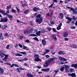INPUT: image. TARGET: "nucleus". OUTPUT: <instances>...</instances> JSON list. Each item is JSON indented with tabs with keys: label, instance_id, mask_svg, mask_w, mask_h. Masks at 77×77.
<instances>
[{
	"label": "nucleus",
	"instance_id": "obj_31",
	"mask_svg": "<svg viewBox=\"0 0 77 77\" xmlns=\"http://www.w3.org/2000/svg\"><path fill=\"white\" fill-rule=\"evenodd\" d=\"M27 6V5L26 4H23L22 5V7H26V6Z\"/></svg>",
	"mask_w": 77,
	"mask_h": 77
},
{
	"label": "nucleus",
	"instance_id": "obj_1",
	"mask_svg": "<svg viewBox=\"0 0 77 77\" xmlns=\"http://www.w3.org/2000/svg\"><path fill=\"white\" fill-rule=\"evenodd\" d=\"M36 19L35 21L36 23H38V24H40L41 23H42V22L43 21V18L41 17V14H38L36 16Z\"/></svg>",
	"mask_w": 77,
	"mask_h": 77
},
{
	"label": "nucleus",
	"instance_id": "obj_11",
	"mask_svg": "<svg viewBox=\"0 0 77 77\" xmlns=\"http://www.w3.org/2000/svg\"><path fill=\"white\" fill-rule=\"evenodd\" d=\"M62 25V23H60L57 27V29L58 30H59L60 29H61V26Z\"/></svg>",
	"mask_w": 77,
	"mask_h": 77
},
{
	"label": "nucleus",
	"instance_id": "obj_5",
	"mask_svg": "<svg viewBox=\"0 0 77 77\" xmlns=\"http://www.w3.org/2000/svg\"><path fill=\"white\" fill-rule=\"evenodd\" d=\"M55 59H57V57H54L52 58H50L49 60H48V62H49L50 63H51L52 62H53Z\"/></svg>",
	"mask_w": 77,
	"mask_h": 77
},
{
	"label": "nucleus",
	"instance_id": "obj_59",
	"mask_svg": "<svg viewBox=\"0 0 77 77\" xmlns=\"http://www.w3.org/2000/svg\"><path fill=\"white\" fill-rule=\"evenodd\" d=\"M9 45H8L6 47V48H7V49H9Z\"/></svg>",
	"mask_w": 77,
	"mask_h": 77
},
{
	"label": "nucleus",
	"instance_id": "obj_13",
	"mask_svg": "<svg viewBox=\"0 0 77 77\" xmlns=\"http://www.w3.org/2000/svg\"><path fill=\"white\" fill-rule=\"evenodd\" d=\"M68 75H70V76H71L72 77H76V76L75 75V73H73L72 74L68 73Z\"/></svg>",
	"mask_w": 77,
	"mask_h": 77
},
{
	"label": "nucleus",
	"instance_id": "obj_10",
	"mask_svg": "<svg viewBox=\"0 0 77 77\" xmlns=\"http://www.w3.org/2000/svg\"><path fill=\"white\" fill-rule=\"evenodd\" d=\"M42 71H44L45 72H48L50 71V69L48 68H47L46 69H41Z\"/></svg>",
	"mask_w": 77,
	"mask_h": 77
},
{
	"label": "nucleus",
	"instance_id": "obj_50",
	"mask_svg": "<svg viewBox=\"0 0 77 77\" xmlns=\"http://www.w3.org/2000/svg\"><path fill=\"white\" fill-rule=\"evenodd\" d=\"M73 46V48H76L77 47V45H72Z\"/></svg>",
	"mask_w": 77,
	"mask_h": 77
},
{
	"label": "nucleus",
	"instance_id": "obj_42",
	"mask_svg": "<svg viewBox=\"0 0 77 77\" xmlns=\"http://www.w3.org/2000/svg\"><path fill=\"white\" fill-rule=\"evenodd\" d=\"M58 71H59V70H54V72H55V74H57V73L58 72Z\"/></svg>",
	"mask_w": 77,
	"mask_h": 77
},
{
	"label": "nucleus",
	"instance_id": "obj_36",
	"mask_svg": "<svg viewBox=\"0 0 77 77\" xmlns=\"http://www.w3.org/2000/svg\"><path fill=\"white\" fill-rule=\"evenodd\" d=\"M74 70L73 69L71 68L70 69V71L71 72H74Z\"/></svg>",
	"mask_w": 77,
	"mask_h": 77
},
{
	"label": "nucleus",
	"instance_id": "obj_38",
	"mask_svg": "<svg viewBox=\"0 0 77 77\" xmlns=\"http://www.w3.org/2000/svg\"><path fill=\"white\" fill-rule=\"evenodd\" d=\"M23 61H26V60H28V58L26 57H25L23 59Z\"/></svg>",
	"mask_w": 77,
	"mask_h": 77
},
{
	"label": "nucleus",
	"instance_id": "obj_28",
	"mask_svg": "<svg viewBox=\"0 0 77 77\" xmlns=\"http://www.w3.org/2000/svg\"><path fill=\"white\" fill-rule=\"evenodd\" d=\"M72 19H73V20L75 21V20H76V19H77V18L75 17V16H73L72 17Z\"/></svg>",
	"mask_w": 77,
	"mask_h": 77
},
{
	"label": "nucleus",
	"instance_id": "obj_58",
	"mask_svg": "<svg viewBox=\"0 0 77 77\" xmlns=\"http://www.w3.org/2000/svg\"><path fill=\"white\" fill-rule=\"evenodd\" d=\"M64 39L66 41H68V38H64Z\"/></svg>",
	"mask_w": 77,
	"mask_h": 77
},
{
	"label": "nucleus",
	"instance_id": "obj_24",
	"mask_svg": "<svg viewBox=\"0 0 77 77\" xmlns=\"http://www.w3.org/2000/svg\"><path fill=\"white\" fill-rule=\"evenodd\" d=\"M64 69H65V66H63L60 69V70L62 72L63 71H64Z\"/></svg>",
	"mask_w": 77,
	"mask_h": 77
},
{
	"label": "nucleus",
	"instance_id": "obj_55",
	"mask_svg": "<svg viewBox=\"0 0 77 77\" xmlns=\"http://www.w3.org/2000/svg\"><path fill=\"white\" fill-rule=\"evenodd\" d=\"M19 69H19V68H17V70L18 71V72H19V73H20V71L19 70Z\"/></svg>",
	"mask_w": 77,
	"mask_h": 77
},
{
	"label": "nucleus",
	"instance_id": "obj_44",
	"mask_svg": "<svg viewBox=\"0 0 77 77\" xmlns=\"http://www.w3.org/2000/svg\"><path fill=\"white\" fill-rule=\"evenodd\" d=\"M59 64L63 65V64L64 63L62 61H60L59 62Z\"/></svg>",
	"mask_w": 77,
	"mask_h": 77
},
{
	"label": "nucleus",
	"instance_id": "obj_12",
	"mask_svg": "<svg viewBox=\"0 0 77 77\" xmlns=\"http://www.w3.org/2000/svg\"><path fill=\"white\" fill-rule=\"evenodd\" d=\"M33 11L34 12H37L38 10H39V8H37L35 7L32 9Z\"/></svg>",
	"mask_w": 77,
	"mask_h": 77
},
{
	"label": "nucleus",
	"instance_id": "obj_35",
	"mask_svg": "<svg viewBox=\"0 0 77 77\" xmlns=\"http://www.w3.org/2000/svg\"><path fill=\"white\" fill-rule=\"evenodd\" d=\"M63 53H63L62 51H60L58 53V54H63Z\"/></svg>",
	"mask_w": 77,
	"mask_h": 77
},
{
	"label": "nucleus",
	"instance_id": "obj_32",
	"mask_svg": "<svg viewBox=\"0 0 77 77\" xmlns=\"http://www.w3.org/2000/svg\"><path fill=\"white\" fill-rule=\"evenodd\" d=\"M52 37L53 38V39H54L55 40L57 39V38L56 37V35H52Z\"/></svg>",
	"mask_w": 77,
	"mask_h": 77
},
{
	"label": "nucleus",
	"instance_id": "obj_3",
	"mask_svg": "<svg viewBox=\"0 0 77 77\" xmlns=\"http://www.w3.org/2000/svg\"><path fill=\"white\" fill-rule=\"evenodd\" d=\"M70 11H72V14L73 15H74L75 14H77V8H76L75 9L74 8H71Z\"/></svg>",
	"mask_w": 77,
	"mask_h": 77
},
{
	"label": "nucleus",
	"instance_id": "obj_64",
	"mask_svg": "<svg viewBox=\"0 0 77 77\" xmlns=\"http://www.w3.org/2000/svg\"><path fill=\"white\" fill-rule=\"evenodd\" d=\"M75 25L76 26H77V21L75 23Z\"/></svg>",
	"mask_w": 77,
	"mask_h": 77
},
{
	"label": "nucleus",
	"instance_id": "obj_9",
	"mask_svg": "<svg viewBox=\"0 0 77 77\" xmlns=\"http://www.w3.org/2000/svg\"><path fill=\"white\" fill-rule=\"evenodd\" d=\"M5 15H6V16L8 17L9 18H10V20H12V18H13V16L11 15H9L6 13L5 14Z\"/></svg>",
	"mask_w": 77,
	"mask_h": 77
},
{
	"label": "nucleus",
	"instance_id": "obj_14",
	"mask_svg": "<svg viewBox=\"0 0 77 77\" xmlns=\"http://www.w3.org/2000/svg\"><path fill=\"white\" fill-rule=\"evenodd\" d=\"M72 67H74L75 69H77V63L75 64H72L71 65Z\"/></svg>",
	"mask_w": 77,
	"mask_h": 77
},
{
	"label": "nucleus",
	"instance_id": "obj_63",
	"mask_svg": "<svg viewBox=\"0 0 77 77\" xmlns=\"http://www.w3.org/2000/svg\"><path fill=\"white\" fill-rule=\"evenodd\" d=\"M18 45H17V44H16L15 45V47L16 48H17V47H18Z\"/></svg>",
	"mask_w": 77,
	"mask_h": 77
},
{
	"label": "nucleus",
	"instance_id": "obj_45",
	"mask_svg": "<svg viewBox=\"0 0 77 77\" xmlns=\"http://www.w3.org/2000/svg\"><path fill=\"white\" fill-rule=\"evenodd\" d=\"M47 29L49 32H50L51 30V29L50 28L48 27Z\"/></svg>",
	"mask_w": 77,
	"mask_h": 77
},
{
	"label": "nucleus",
	"instance_id": "obj_27",
	"mask_svg": "<svg viewBox=\"0 0 77 77\" xmlns=\"http://www.w3.org/2000/svg\"><path fill=\"white\" fill-rule=\"evenodd\" d=\"M28 33H29V31L27 30H26L24 32V33L25 35L28 34Z\"/></svg>",
	"mask_w": 77,
	"mask_h": 77
},
{
	"label": "nucleus",
	"instance_id": "obj_7",
	"mask_svg": "<svg viewBox=\"0 0 77 77\" xmlns=\"http://www.w3.org/2000/svg\"><path fill=\"white\" fill-rule=\"evenodd\" d=\"M50 63H49V62L48 60H46V61L45 63L44 64V67L45 68H46V67H47V66H48V65H49Z\"/></svg>",
	"mask_w": 77,
	"mask_h": 77
},
{
	"label": "nucleus",
	"instance_id": "obj_33",
	"mask_svg": "<svg viewBox=\"0 0 77 77\" xmlns=\"http://www.w3.org/2000/svg\"><path fill=\"white\" fill-rule=\"evenodd\" d=\"M51 15H53L52 13L51 14H49V13H47L46 14V15H47V16H48V17H50V16H51Z\"/></svg>",
	"mask_w": 77,
	"mask_h": 77
},
{
	"label": "nucleus",
	"instance_id": "obj_43",
	"mask_svg": "<svg viewBox=\"0 0 77 77\" xmlns=\"http://www.w3.org/2000/svg\"><path fill=\"white\" fill-rule=\"evenodd\" d=\"M34 40H36L37 41H39L38 40V38L37 37H35L34 38Z\"/></svg>",
	"mask_w": 77,
	"mask_h": 77
},
{
	"label": "nucleus",
	"instance_id": "obj_48",
	"mask_svg": "<svg viewBox=\"0 0 77 77\" xmlns=\"http://www.w3.org/2000/svg\"><path fill=\"white\" fill-rule=\"evenodd\" d=\"M41 33H44V32H45V30L44 29L41 30Z\"/></svg>",
	"mask_w": 77,
	"mask_h": 77
},
{
	"label": "nucleus",
	"instance_id": "obj_39",
	"mask_svg": "<svg viewBox=\"0 0 77 77\" xmlns=\"http://www.w3.org/2000/svg\"><path fill=\"white\" fill-rule=\"evenodd\" d=\"M46 52H45L46 53H48L50 52V50L46 49L45 50Z\"/></svg>",
	"mask_w": 77,
	"mask_h": 77
},
{
	"label": "nucleus",
	"instance_id": "obj_62",
	"mask_svg": "<svg viewBox=\"0 0 77 77\" xmlns=\"http://www.w3.org/2000/svg\"><path fill=\"white\" fill-rule=\"evenodd\" d=\"M19 46L21 48H23V46L21 44H19Z\"/></svg>",
	"mask_w": 77,
	"mask_h": 77
},
{
	"label": "nucleus",
	"instance_id": "obj_6",
	"mask_svg": "<svg viewBox=\"0 0 77 77\" xmlns=\"http://www.w3.org/2000/svg\"><path fill=\"white\" fill-rule=\"evenodd\" d=\"M1 21H0V22H5V23H6L8 21V18L6 17L5 18H1Z\"/></svg>",
	"mask_w": 77,
	"mask_h": 77
},
{
	"label": "nucleus",
	"instance_id": "obj_22",
	"mask_svg": "<svg viewBox=\"0 0 77 77\" xmlns=\"http://www.w3.org/2000/svg\"><path fill=\"white\" fill-rule=\"evenodd\" d=\"M59 59L60 60H62V61H64L65 60V58L63 57H59Z\"/></svg>",
	"mask_w": 77,
	"mask_h": 77
},
{
	"label": "nucleus",
	"instance_id": "obj_46",
	"mask_svg": "<svg viewBox=\"0 0 77 77\" xmlns=\"http://www.w3.org/2000/svg\"><path fill=\"white\" fill-rule=\"evenodd\" d=\"M12 12H13L14 13H16V11H15L14 9L12 8Z\"/></svg>",
	"mask_w": 77,
	"mask_h": 77
},
{
	"label": "nucleus",
	"instance_id": "obj_54",
	"mask_svg": "<svg viewBox=\"0 0 77 77\" xmlns=\"http://www.w3.org/2000/svg\"><path fill=\"white\" fill-rule=\"evenodd\" d=\"M23 49H24V50L25 49H26L27 48V47H26L25 46H23Z\"/></svg>",
	"mask_w": 77,
	"mask_h": 77
},
{
	"label": "nucleus",
	"instance_id": "obj_19",
	"mask_svg": "<svg viewBox=\"0 0 77 77\" xmlns=\"http://www.w3.org/2000/svg\"><path fill=\"white\" fill-rule=\"evenodd\" d=\"M4 39V37H3L2 33L0 34V39L1 40H3Z\"/></svg>",
	"mask_w": 77,
	"mask_h": 77
},
{
	"label": "nucleus",
	"instance_id": "obj_61",
	"mask_svg": "<svg viewBox=\"0 0 77 77\" xmlns=\"http://www.w3.org/2000/svg\"><path fill=\"white\" fill-rule=\"evenodd\" d=\"M4 35L5 36H8V33H5L4 34Z\"/></svg>",
	"mask_w": 77,
	"mask_h": 77
},
{
	"label": "nucleus",
	"instance_id": "obj_18",
	"mask_svg": "<svg viewBox=\"0 0 77 77\" xmlns=\"http://www.w3.org/2000/svg\"><path fill=\"white\" fill-rule=\"evenodd\" d=\"M27 76L28 77H33V75H32V74L30 73H29L27 74Z\"/></svg>",
	"mask_w": 77,
	"mask_h": 77
},
{
	"label": "nucleus",
	"instance_id": "obj_20",
	"mask_svg": "<svg viewBox=\"0 0 77 77\" xmlns=\"http://www.w3.org/2000/svg\"><path fill=\"white\" fill-rule=\"evenodd\" d=\"M60 17H61V20H62V19H63V14L62 13H60Z\"/></svg>",
	"mask_w": 77,
	"mask_h": 77
},
{
	"label": "nucleus",
	"instance_id": "obj_2",
	"mask_svg": "<svg viewBox=\"0 0 77 77\" xmlns=\"http://www.w3.org/2000/svg\"><path fill=\"white\" fill-rule=\"evenodd\" d=\"M34 57L35 58V59L34 60V61L35 62H42V60L40 59L39 58V56L38 55H35L34 56Z\"/></svg>",
	"mask_w": 77,
	"mask_h": 77
},
{
	"label": "nucleus",
	"instance_id": "obj_34",
	"mask_svg": "<svg viewBox=\"0 0 77 77\" xmlns=\"http://www.w3.org/2000/svg\"><path fill=\"white\" fill-rule=\"evenodd\" d=\"M19 53H20V54H24V55L27 54V53L25 52H20Z\"/></svg>",
	"mask_w": 77,
	"mask_h": 77
},
{
	"label": "nucleus",
	"instance_id": "obj_37",
	"mask_svg": "<svg viewBox=\"0 0 77 77\" xmlns=\"http://www.w3.org/2000/svg\"><path fill=\"white\" fill-rule=\"evenodd\" d=\"M70 29H75V26H71L70 27Z\"/></svg>",
	"mask_w": 77,
	"mask_h": 77
},
{
	"label": "nucleus",
	"instance_id": "obj_15",
	"mask_svg": "<svg viewBox=\"0 0 77 77\" xmlns=\"http://www.w3.org/2000/svg\"><path fill=\"white\" fill-rule=\"evenodd\" d=\"M42 43L43 45H45L46 44V41H45V39H43L42 40Z\"/></svg>",
	"mask_w": 77,
	"mask_h": 77
},
{
	"label": "nucleus",
	"instance_id": "obj_51",
	"mask_svg": "<svg viewBox=\"0 0 77 77\" xmlns=\"http://www.w3.org/2000/svg\"><path fill=\"white\" fill-rule=\"evenodd\" d=\"M3 54H5L3 53H2V54L0 55L1 57H4V56L3 55Z\"/></svg>",
	"mask_w": 77,
	"mask_h": 77
},
{
	"label": "nucleus",
	"instance_id": "obj_29",
	"mask_svg": "<svg viewBox=\"0 0 77 77\" xmlns=\"http://www.w3.org/2000/svg\"><path fill=\"white\" fill-rule=\"evenodd\" d=\"M29 36H38L37 35L35 34H31L29 35Z\"/></svg>",
	"mask_w": 77,
	"mask_h": 77
},
{
	"label": "nucleus",
	"instance_id": "obj_26",
	"mask_svg": "<svg viewBox=\"0 0 77 77\" xmlns=\"http://www.w3.org/2000/svg\"><path fill=\"white\" fill-rule=\"evenodd\" d=\"M3 55H4V56H5V57H4V58H5V59H8V54H3Z\"/></svg>",
	"mask_w": 77,
	"mask_h": 77
},
{
	"label": "nucleus",
	"instance_id": "obj_47",
	"mask_svg": "<svg viewBox=\"0 0 77 77\" xmlns=\"http://www.w3.org/2000/svg\"><path fill=\"white\" fill-rule=\"evenodd\" d=\"M16 8L17 9V12L19 13V12H20V10L19 9H18V8H17V7H16Z\"/></svg>",
	"mask_w": 77,
	"mask_h": 77
},
{
	"label": "nucleus",
	"instance_id": "obj_25",
	"mask_svg": "<svg viewBox=\"0 0 77 77\" xmlns=\"http://www.w3.org/2000/svg\"><path fill=\"white\" fill-rule=\"evenodd\" d=\"M24 13L25 14H27L29 13V10H26L24 11Z\"/></svg>",
	"mask_w": 77,
	"mask_h": 77
},
{
	"label": "nucleus",
	"instance_id": "obj_4",
	"mask_svg": "<svg viewBox=\"0 0 77 77\" xmlns=\"http://www.w3.org/2000/svg\"><path fill=\"white\" fill-rule=\"evenodd\" d=\"M66 19L67 20V22L66 23V24H69L70 22L71 21H72V19L71 18V17H66Z\"/></svg>",
	"mask_w": 77,
	"mask_h": 77
},
{
	"label": "nucleus",
	"instance_id": "obj_56",
	"mask_svg": "<svg viewBox=\"0 0 77 77\" xmlns=\"http://www.w3.org/2000/svg\"><path fill=\"white\" fill-rule=\"evenodd\" d=\"M9 13V10H8L7 11H6V14H8Z\"/></svg>",
	"mask_w": 77,
	"mask_h": 77
},
{
	"label": "nucleus",
	"instance_id": "obj_40",
	"mask_svg": "<svg viewBox=\"0 0 77 77\" xmlns=\"http://www.w3.org/2000/svg\"><path fill=\"white\" fill-rule=\"evenodd\" d=\"M18 61L19 62H23V59H21L20 60H18Z\"/></svg>",
	"mask_w": 77,
	"mask_h": 77
},
{
	"label": "nucleus",
	"instance_id": "obj_30",
	"mask_svg": "<svg viewBox=\"0 0 77 77\" xmlns=\"http://www.w3.org/2000/svg\"><path fill=\"white\" fill-rule=\"evenodd\" d=\"M11 6H11V5H9L7 6V9H10L11 8Z\"/></svg>",
	"mask_w": 77,
	"mask_h": 77
},
{
	"label": "nucleus",
	"instance_id": "obj_52",
	"mask_svg": "<svg viewBox=\"0 0 77 77\" xmlns=\"http://www.w3.org/2000/svg\"><path fill=\"white\" fill-rule=\"evenodd\" d=\"M52 30H53V31L54 32H57V31L56 30V29H55V28H53Z\"/></svg>",
	"mask_w": 77,
	"mask_h": 77
},
{
	"label": "nucleus",
	"instance_id": "obj_49",
	"mask_svg": "<svg viewBox=\"0 0 77 77\" xmlns=\"http://www.w3.org/2000/svg\"><path fill=\"white\" fill-rule=\"evenodd\" d=\"M2 60H4V62H6L7 60V59L4 58L2 59Z\"/></svg>",
	"mask_w": 77,
	"mask_h": 77
},
{
	"label": "nucleus",
	"instance_id": "obj_21",
	"mask_svg": "<svg viewBox=\"0 0 77 77\" xmlns=\"http://www.w3.org/2000/svg\"><path fill=\"white\" fill-rule=\"evenodd\" d=\"M41 33V31H39L35 33L36 35L38 36H40V33Z\"/></svg>",
	"mask_w": 77,
	"mask_h": 77
},
{
	"label": "nucleus",
	"instance_id": "obj_53",
	"mask_svg": "<svg viewBox=\"0 0 77 77\" xmlns=\"http://www.w3.org/2000/svg\"><path fill=\"white\" fill-rule=\"evenodd\" d=\"M53 3L51 5L49 6V8H52V7H53Z\"/></svg>",
	"mask_w": 77,
	"mask_h": 77
},
{
	"label": "nucleus",
	"instance_id": "obj_16",
	"mask_svg": "<svg viewBox=\"0 0 77 77\" xmlns=\"http://www.w3.org/2000/svg\"><path fill=\"white\" fill-rule=\"evenodd\" d=\"M4 72V70L1 67H0V72L1 74H3V72Z\"/></svg>",
	"mask_w": 77,
	"mask_h": 77
},
{
	"label": "nucleus",
	"instance_id": "obj_41",
	"mask_svg": "<svg viewBox=\"0 0 77 77\" xmlns=\"http://www.w3.org/2000/svg\"><path fill=\"white\" fill-rule=\"evenodd\" d=\"M33 31V29L32 28L29 31V32L32 33V32Z\"/></svg>",
	"mask_w": 77,
	"mask_h": 77
},
{
	"label": "nucleus",
	"instance_id": "obj_17",
	"mask_svg": "<svg viewBox=\"0 0 77 77\" xmlns=\"http://www.w3.org/2000/svg\"><path fill=\"white\" fill-rule=\"evenodd\" d=\"M0 13H2L4 15H5V14H6L5 11H3V10H2L1 9L0 10Z\"/></svg>",
	"mask_w": 77,
	"mask_h": 77
},
{
	"label": "nucleus",
	"instance_id": "obj_8",
	"mask_svg": "<svg viewBox=\"0 0 77 77\" xmlns=\"http://www.w3.org/2000/svg\"><path fill=\"white\" fill-rule=\"evenodd\" d=\"M65 68L66 71V72H69V70H68V69H69V68H70L69 66L67 65H65Z\"/></svg>",
	"mask_w": 77,
	"mask_h": 77
},
{
	"label": "nucleus",
	"instance_id": "obj_57",
	"mask_svg": "<svg viewBox=\"0 0 77 77\" xmlns=\"http://www.w3.org/2000/svg\"><path fill=\"white\" fill-rule=\"evenodd\" d=\"M45 57L46 58H49V57H50V56H49V55H46Z\"/></svg>",
	"mask_w": 77,
	"mask_h": 77
},
{
	"label": "nucleus",
	"instance_id": "obj_23",
	"mask_svg": "<svg viewBox=\"0 0 77 77\" xmlns=\"http://www.w3.org/2000/svg\"><path fill=\"white\" fill-rule=\"evenodd\" d=\"M68 35V32H65L64 33L63 36L64 37H66V36H67V35Z\"/></svg>",
	"mask_w": 77,
	"mask_h": 77
},
{
	"label": "nucleus",
	"instance_id": "obj_60",
	"mask_svg": "<svg viewBox=\"0 0 77 77\" xmlns=\"http://www.w3.org/2000/svg\"><path fill=\"white\" fill-rule=\"evenodd\" d=\"M26 42L27 43H30V42H29V40L28 39L26 40Z\"/></svg>",
	"mask_w": 77,
	"mask_h": 77
}]
</instances>
